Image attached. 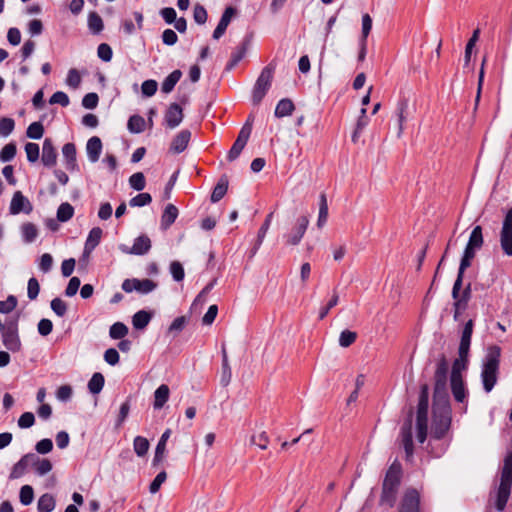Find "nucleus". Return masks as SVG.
<instances>
[{
    "instance_id": "6e6552de",
    "label": "nucleus",
    "mask_w": 512,
    "mask_h": 512,
    "mask_svg": "<svg viewBox=\"0 0 512 512\" xmlns=\"http://www.w3.org/2000/svg\"><path fill=\"white\" fill-rule=\"evenodd\" d=\"M121 287L126 293L136 291L140 294H148L156 289L157 283L151 279L140 280L137 278H132L125 279Z\"/></svg>"
},
{
    "instance_id": "a18cd8bd",
    "label": "nucleus",
    "mask_w": 512,
    "mask_h": 512,
    "mask_svg": "<svg viewBox=\"0 0 512 512\" xmlns=\"http://www.w3.org/2000/svg\"><path fill=\"white\" fill-rule=\"evenodd\" d=\"M127 127L131 133H141L145 129V120L139 115H133L129 118Z\"/></svg>"
},
{
    "instance_id": "7c9ffc66",
    "label": "nucleus",
    "mask_w": 512,
    "mask_h": 512,
    "mask_svg": "<svg viewBox=\"0 0 512 512\" xmlns=\"http://www.w3.org/2000/svg\"><path fill=\"white\" fill-rule=\"evenodd\" d=\"M178 217V209L173 204H168L161 217V227L162 229L169 228Z\"/></svg>"
},
{
    "instance_id": "6e6d98bb",
    "label": "nucleus",
    "mask_w": 512,
    "mask_h": 512,
    "mask_svg": "<svg viewBox=\"0 0 512 512\" xmlns=\"http://www.w3.org/2000/svg\"><path fill=\"white\" fill-rule=\"evenodd\" d=\"M357 338V333L350 330H343L339 336V345L347 348L352 345Z\"/></svg>"
},
{
    "instance_id": "20e7f679",
    "label": "nucleus",
    "mask_w": 512,
    "mask_h": 512,
    "mask_svg": "<svg viewBox=\"0 0 512 512\" xmlns=\"http://www.w3.org/2000/svg\"><path fill=\"white\" fill-rule=\"evenodd\" d=\"M451 424L450 407L448 401L434 402L432 436L441 439Z\"/></svg>"
},
{
    "instance_id": "49530a36",
    "label": "nucleus",
    "mask_w": 512,
    "mask_h": 512,
    "mask_svg": "<svg viewBox=\"0 0 512 512\" xmlns=\"http://www.w3.org/2000/svg\"><path fill=\"white\" fill-rule=\"evenodd\" d=\"M74 208L71 204L65 202L62 203L57 210V219L60 222H66L73 217Z\"/></svg>"
},
{
    "instance_id": "de8ad7c7",
    "label": "nucleus",
    "mask_w": 512,
    "mask_h": 512,
    "mask_svg": "<svg viewBox=\"0 0 512 512\" xmlns=\"http://www.w3.org/2000/svg\"><path fill=\"white\" fill-rule=\"evenodd\" d=\"M128 334L127 326L122 322L114 323L109 330L112 339H122Z\"/></svg>"
},
{
    "instance_id": "69168bd1",
    "label": "nucleus",
    "mask_w": 512,
    "mask_h": 512,
    "mask_svg": "<svg viewBox=\"0 0 512 512\" xmlns=\"http://www.w3.org/2000/svg\"><path fill=\"white\" fill-rule=\"evenodd\" d=\"M51 309L57 316L63 317L67 313V304L61 298H54L51 301Z\"/></svg>"
},
{
    "instance_id": "f3484780",
    "label": "nucleus",
    "mask_w": 512,
    "mask_h": 512,
    "mask_svg": "<svg viewBox=\"0 0 512 512\" xmlns=\"http://www.w3.org/2000/svg\"><path fill=\"white\" fill-rule=\"evenodd\" d=\"M166 125L170 129L178 127L183 120V110L177 103H171L164 117Z\"/></svg>"
},
{
    "instance_id": "c03bdc74",
    "label": "nucleus",
    "mask_w": 512,
    "mask_h": 512,
    "mask_svg": "<svg viewBox=\"0 0 512 512\" xmlns=\"http://www.w3.org/2000/svg\"><path fill=\"white\" fill-rule=\"evenodd\" d=\"M88 27L93 34H99L103 28L102 18L96 12H90L88 15Z\"/></svg>"
},
{
    "instance_id": "79ce46f5",
    "label": "nucleus",
    "mask_w": 512,
    "mask_h": 512,
    "mask_svg": "<svg viewBox=\"0 0 512 512\" xmlns=\"http://www.w3.org/2000/svg\"><path fill=\"white\" fill-rule=\"evenodd\" d=\"M104 376L96 372L92 375L91 379L88 382V389L92 394H98L101 392L104 386Z\"/></svg>"
},
{
    "instance_id": "a878e982",
    "label": "nucleus",
    "mask_w": 512,
    "mask_h": 512,
    "mask_svg": "<svg viewBox=\"0 0 512 512\" xmlns=\"http://www.w3.org/2000/svg\"><path fill=\"white\" fill-rule=\"evenodd\" d=\"M468 357L469 353L462 354L461 351L458 350V357L452 364L450 378H462V372L465 371L468 366Z\"/></svg>"
},
{
    "instance_id": "c9c22d12",
    "label": "nucleus",
    "mask_w": 512,
    "mask_h": 512,
    "mask_svg": "<svg viewBox=\"0 0 512 512\" xmlns=\"http://www.w3.org/2000/svg\"><path fill=\"white\" fill-rule=\"evenodd\" d=\"M228 190V179L226 176H222L216 186L214 187L211 194V202L217 203L220 201Z\"/></svg>"
},
{
    "instance_id": "2f4dec72",
    "label": "nucleus",
    "mask_w": 512,
    "mask_h": 512,
    "mask_svg": "<svg viewBox=\"0 0 512 512\" xmlns=\"http://www.w3.org/2000/svg\"><path fill=\"white\" fill-rule=\"evenodd\" d=\"M21 236L25 243H32L38 237L39 231L35 224L25 222L20 227Z\"/></svg>"
},
{
    "instance_id": "e433bc0d",
    "label": "nucleus",
    "mask_w": 512,
    "mask_h": 512,
    "mask_svg": "<svg viewBox=\"0 0 512 512\" xmlns=\"http://www.w3.org/2000/svg\"><path fill=\"white\" fill-rule=\"evenodd\" d=\"M55 505L54 497L49 493H45L39 498L37 509L38 512H52L55 509Z\"/></svg>"
},
{
    "instance_id": "393cba45",
    "label": "nucleus",
    "mask_w": 512,
    "mask_h": 512,
    "mask_svg": "<svg viewBox=\"0 0 512 512\" xmlns=\"http://www.w3.org/2000/svg\"><path fill=\"white\" fill-rule=\"evenodd\" d=\"M450 387L454 399L459 403L465 402L467 390L463 378H450Z\"/></svg>"
},
{
    "instance_id": "5fc2aeb1",
    "label": "nucleus",
    "mask_w": 512,
    "mask_h": 512,
    "mask_svg": "<svg viewBox=\"0 0 512 512\" xmlns=\"http://www.w3.org/2000/svg\"><path fill=\"white\" fill-rule=\"evenodd\" d=\"M129 184L134 190L142 191L146 185L144 174L142 172L134 173L129 178Z\"/></svg>"
},
{
    "instance_id": "c756f323",
    "label": "nucleus",
    "mask_w": 512,
    "mask_h": 512,
    "mask_svg": "<svg viewBox=\"0 0 512 512\" xmlns=\"http://www.w3.org/2000/svg\"><path fill=\"white\" fill-rule=\"evenodd\" d=\"M170 436H171L170 429H166L163 432V434L161 435V437L158 441V444L156 446V449H155V455H154V459H153L154 465L160 463L163 460L165 450H166V443H167L168 439L170 438Z\"/></svg>"
},
{
    "instance_id": "4c0bfd02",
    "label": "nucleus",
    "mask_w": 512,
    "mask_h": 512,
    "mask_svg": "<svg viewBox=\"0 0 512 512\" xmlns=\"http://www.w3.org/2000/svg\"><path fill=\"white\" fill-rule=\"evenodd\" d=\"M294 110V104L290 99H282L278 102L275 108V116L278 118H282L285 116H289L292 114Z\"/></svg>"
},
{
    "instance_id": "f8f14e48",
    "label": "nucleus",
    "mask_w": 512,
    "mask_h": 512,
    "mask_svg": "<svg viewBox=\"0 0 512 512\" xmlns=\"http://www.w3.org/2000/svg\"><path fill=\"white\" fill-rule=\"evenodd\" d=\"M119 249L125 254L145 255L151 249V240L147 235H140L135 238L132 247L121 244Z\"/></svg>"
},
{
    "instance_id": "0e129e2a",
    "label": "nucleus",
    "mask_w": 512,
    "mask_h": 512,
    "mask_svg": "<svg viewBox=\"0 0 512 512\" xmlns=\"http://www.w3.org/2000/svg\"><path fill=\"white\" fill-rule=\"evenodd\" d=\"M170 273L173 279L180 282L184 279L185 273L182 264L179 261H173L170 264Z\"/></svg>"
},
{
    "instance_id": "aec40b11",
    "label": "nucleus",
    "mask_w": 512,
    "mask_h": 512,
    "mask_svg": "<svg viewBox=\"0 0 512 512\" xmlns=\"http://www.w3.org/2000/svg\"><path fill=\"white\" fill-rule=\"evenodd\" d=\"M191 139V132L187 129L180 131L172 140L170 145V150L175 153L179 154L183 152Z\"/></svg>"
},
{
    "instance_id": "774afa93",
    "label": "nucleus",
    "mask_w": 512,
    "mask_h": 512,
    "mask_svg": "<svg viewBox=\"0 0 512 512\" xmlns=\"http://www.w3.org/2000/svg\"><path fill=\"white\" fill-rule=\"evenodd\" d=\"M157 88H158L157 82L152 79L144 81L141 85L142 94L146 97L153 96L156 93Z\"/></svg>"
},
{
    "instance_id": "bb28decb",
    "label": "nucleus",
    "mask_w": 512,
    "mask_h": 512,
    "mask_svg": "<svg viewBox=\"0 0 512 512\" xmlns=\"http://www.w3.org/2000/svg\"><path fill=\"white\" fill-rule=\"evenodd\" d=\"M102 233L103 231L100 227H94L90 230L85 242V254L89 255L98 246L102 237Z\"/></svg>"
},
{
    "instance_id": "f704fd0d",
    "label": "nucleus",
    "mask_w": 512,
    "mask_h": 512,
    "mask_svg": "<svg viewBox=\"0 0 512 512\" xmlns=\"http://www.w3.org/2000/svg\"><path fill=\"white\" fill-rule=\"evenodd\" d=\"M182 76V72L178 69L171 72L162 82L161 90L163 93L168 94L173 91L175 85L178 83Z\"/></svg>"
},
{
    "instance_id": "5701e85b",
    "label": "nucleus",
    "mask_w": 512,
    "mask_h": 512,
    "mask_svg": "<svg viewBox=\"0 0 512 512\" xmlns=\"http://www.w3.org/2000/svg\"><path fill=\"white\" fill-rule=\"evenodd\" d=\"M86 152L91 163H96L102 152V142L97 136L91 137L86 144Z\"/></svg>"
},
{
    "instance_id": "13d9d810",
    "label": "nucleus",
    "mask_w": 512,
    "mask_h": 512,
    "mask_svg": "<svg viewBox=\"0 0 512 512\" xmlns=\"http://www.w3.org/2000/svg\"><path fill=\"white\" fill-rule=\"evenodd\" d=\"M246 54V46L243 44L242 46L238 47L236 51H234L231 54L230 61L227 64V69H232L235 67L245 56Z\"/></svg>"
},
{
    "instance_id": "473e14b6",
    "label": "nucleus",
    "mask_w": 512,
    "mask_h": 512,
    "mask_svg": "<svg viewBox=\"0 0 512 512\" xmlns=\"http://www.w3.org/2000/svg\"><path fill=\"white\" fill-rule=\"evenodd\" d=\"M31 458L33 457L30 456V453L26 454L16 464H14L10 473V478L17 479L24 475L27 467L31 465Z\"/></svg>"
},
{
    "instance_id": "f03ea898",
    "label": "nucleus",
    "mask_w": 512,
    "mask_h": 512,
    "mask_svg": "<svg viewBox=\"0 0 512 512\" xmlns=\"http://www.w3.org/2000/svg\"><path fill=\"white\" fill-rule=\"evenodd\" d=\"M401 465L394 461L386 472L380 503L392 507L396 500V494L400 485Z\"/></svg>"
},
{
    "instance_id": "dca6fc26",
    "label": "nucleus",
    "mask_w": 512,
    "mask_h": 512,
    "mask_svg": "<svg viewBox=\"0 0 512 512\" xmlns=\"http://www.w3.org/2000/svg\"><path fill=\"white\" fill-rule=\"evenodd\" d=\"M447 375L434 372V402L448 401Z\"/></svg>"
},
{
    "instance_id": "cd10ccee",
    "label": "nucleus",
    "mask_w": 512,
    "mask_h": 512,
    "mask_svg": "<svg viewBox=\"0 0 512 512\" xmlns=\"http://www.w3.org/2000/svg\"><path fill=\"white\" fill-rule=\"evenodd\" d=\"M472 332H473V321L469 320L466 322V324L463 328L461 339H460V344H459V348H458V350H460L462 354L469 353Z\"/></svg>"
},
{
    "instance_id": "3c124183",
    "label": "nucleus",
    "mask_w": 512,
    "mask_h": 512,
    "mask_svg": "<svg viewBox=\"0 0 512 512\" xmlns=\"http://www.w3.org/2000/svg\"><path fill=\"white\" fill-rule=\"evenodd\" d=\"M15 128V121L10 117L0 119V137H8Z\"/></svg>"
},
{
    "instance_id": "8fccbe9b",
    "label": "nucleus",
    "mask_w": 512,
    "mask_h": 512,
    "mask_svg": "<svg viewBox=\"0 0 512 512\" xmlns=\"http://www.w3.org/2000/svg\"><path fill=\"white\" fill-rule=\"evenodd\" d=\"M17 152L16 144L11 142L6 144L0 152V161L5 163L11 161Z\"/></svg>"
},
{
    "instance_id": "ddd939ff",
    "label": "nucleus",
    "mask_w": 512,
    "mask_h": 512,
    "mask_svg": "<svg viewBox=\"0 0 512 512\" xmlns=\"http://www.w3.org/2000/svg\"><path fill=\"white\" fill-rule=\"evenodd\" d=\"M9 210L10 214L12 215H17L21 212L29 214L32 212L33 207L30 201L22 194L21 191H16L13 194Z\"/></svg>"
},
{
    "instance_id": "4be33fe9",
    "label": "nucleus",
    "mask_w": 512,
    "mask_h": 512,
    "mask_svg": "<svg viewBox=\"0 0 512 512\" xmlns=\"http://www.w3.org/2000/svg\"><path fill=\"white\" fill-rule=\"evenodd\" d=\"M396 115L398 118V137H400L403 133V125L411 115L409 111V103L406 98H403L398 102L396 107Z\"/></svg>"
},
{
    "instance_id": "423d86ee",
    "label": "nucleus",
    "mask_w": 512,
    "mask_h": 512,
    "mask_svg": "<svg viewBox=\"0 0 512 512\" xmlns=\"http://www.w3.org/2000/svg\"><path fill=\"white\" fill-rule=\"evenodd\" d=\"M483 245V234L481 226H476L472 230L468 243L464 249L463 256L460 261V274L470 267L472 259L475 257L476 251Z\"/></svg>"
},
{
    "instance_id": "ea45409f",
    "label": "nucleus",
    "mask_w": 512,
    "mask_h": 512,
    "mask_svg": "<svg viewBox=\"0 0 512 512\" xmlns=\"http://www.w3.org/2000/svg\"><path fill=\"white\" fill-rule=\"evenodd\" d=\"M223 359H222V371H221V378L220 383L222 386L226 387L229 385L231 378H232V371L231 367L228 363V357L226 354L225 349L223 348Z\"/></svg>"
},
{
    "instance_id": "a19ab883",
    "label": "nucleus",
    "mask_w": 512,
    "mask_h": 512,
    "mask_svg": "<svg viewBox=\"0 0 512 512\" xmlns=\"http://www.w3.org/2000/svg\"><path fill=\"white\" fill-rule=\"evenodd\" d=\"M328 219V204L325 194L320 195V202H319V215L317 220V226L318 228H322Z\"/></svg>"
},
{
    "instance_id": "603ef678",
    "label": "nucleus",
    "mask_w": 512,
    "mask_h": 512,
    "mask_svg": "<svg viewBox=\"0 0 512 512\" xmlns=\"http://www.w3.org/2000/svg\"><path fill=\"white\" fill-rule=\"evenodd\" d=\"M19 499L24 506L30 505L34 499V490L30 485H24L20 489Z\"/></svg>"
},
{
    "instance_id": "9b49d317",
    "label": "nucleus",
    "mask_w": 512,
    "mask_h": 512,
    "mask_svg": "<svg viewBox=\"0 0 512 512\" xmlns=\"http://www.w3.org/2000/svg\"><path fill=\"white\" fill-rule=\"evenodd\" d=\"M500 243L504 253L512 256V208L507 212L503 221Z\"/></svg>"
},
{
    "instance_id": "72a5a7b5",
    "label": "nucleus",
    "mask_w": 512,
    "mask_h": 512,
    "mask_svg": "<svg viewBox=\"0 0 512 512\" xmlns=\"http://www.w3.org/2000/svg\"><path fill=\"white\" fill-rule=\"evenodd\" d=\"M170 390L166 384L160 385L154 392L155 409H161L169 399Z\"/></svg>"
},
{
    "instance_id": "052dcab7",
    "label": "nucleus",
    "mask_w": 512,
    "mask_h": 512,
    "mask_svg": "<svg viewBox=\"0 0 512 512\" xmlns=\"http://www.w3.org/2000/svg\"><path fill=\"white\" fill-rule=\"evenodd\" d=\"M25 152L27 155V160L29 162H36L39 158V145L36 143L29 142L25 145Z\"/></svg>"
},
{
    "instance_id": "bf43d9fd",
    "label": "nucleus",
    "mask_w": 512,
    "mask_h": 512,
    "mask_svg": "<svg viewBox=\"0 0 512 512\" xmlns=\"http://www.w3.org/2000/svg\"><path fill=\"white\" fill-rule=\"evenodd\" d=\"M17 303V298L14 295H9L5 301H0V313L8 314L12 312Z\"/></svg>"
},
{
    "instance_id": "4468645a",
    "label": "nucleus",
    "mask_w": 512,
    "mask_h": 512,
    "mask_svg": "<svg viewBox=\"0 0 512 512\" xmlns=\"http://www.w3.org/2000/svg\"><path fill=\"white\" fill-rule=\"evenodd\" d=\"M309 224V219L307 216H301L297 219L296 225L291 231V233L285 236L286 242L289 245H297L300 243L302 237L304 236L306 229Z\"/></svg>"
},
{
    "instance_id": "7ed1b4c3",
    "label": "nucleus",
    "mask_w": 512,
    "mask_h": 512,
    "mask_svg": "<svg viewBox=\"0 0 512 512\" xmlns=\"http://www.w3.org/2000/svg\"><path fill=\"white\" fill-rule=\"evenodd\" d=\"M512 484V452L507 453L501 472L500 484L497 491L496 508L502 511L509 499Z\"/></svg>"
},
{
    "instance_id": "e2e57ef3",
    "label": "nucleus",
    "mask_w": 512,
    "mask_h": 512,
    "mask_svg": "<svg viewBox=\"0 0 512 512\" xmlns=\"http://www.w3.org/2000/svg\"><path fill=\"white\" fill-rule=\"evenodd\" d=\"M51 105L59 104L62 107H67L70 103L69 97L65 92L57 91L49 99Z\"/></svg>"
},
{
    "instance_id": "0eeeda50",
    "label": "nucleus",
    "mask_w": 512,
    "mask_h": 512,
    "mask_svg": "<svg viewBox=\"0 0 512 512\" xmlns=\"http://www.w3.org/2000/svg\"><path fill=\"white\" fill-rule=\"evenodd\" d=\"M274 71L275 65L272 63L262 69L253 88L252 100L254 104H259L266 95L271 86Z\"/></svg>"
},
{
    "instance_id": "412c9836",
    "label": "nucleus",
    "mask_w": 512,
    "mask_h": 512,
    "mask_svg": "<svg viewBox=\"0 0 512 512\" xmlns=\"http://www.w3.org/2000/svg\"><path fill=\"white\" fill-rule=\"evenodd\" d=\"M41 160L47 167H52L56 164L57 152L49 138H46L43 142Z\"/></svg>"
},
{
    "instance_id": "4d7b16f0",
    "label": "nucleus",
    "mask_w": 512,
    "mask_h": 512,
    "mask_svg": "<svg viewBox=\"0 0 512 512\" xmlns=\"http://www.w3.org/2000/svg\"><path fill=\"white\" fill-rule=\"evenodd\" d=\"M151 201L152 197L149 193H140L133 197L132 199H130L129 205L131 207H143L150 204Z\"/></svg>"
},
{
    "instance_id": "37998d69",
    "label": "nucleus",
    "mask_w": 512,
    "mask_h": 512,
    "mask_svg": "<svg viewBox=\"0 0 512 512\" xmlns=\"http://www.w3.org/2000/svg\"><path fill=\"white\" fill-rule=\"evenodd\" d=\"M149 441L142 436H136L133 441L134 452L137 456L143 457L147 454L149 450Z\"/></svg>"
},
{
    "instance_id": "680f3d73",
    "label": "nucleus",
    "mask_w": 512,
    "mask_h": 512,
    "mask_svg": "<svg viewBox=\"0 0 512 512\" xmlns=\"http://www.w3.org/2000/svg\"><path fill=\"white\" fill-rule=\"evenodd\" d=\"M66 84L71 88H78L81 84V76L77 69L71 68L68 71L67 78H66Z\"/></svg>"
},
{
    "instance_id": "2eb2a0df",
    "label": "nucleus",
    "mask_w": 512,
    "mask_h": 512,
    "mask_svg": "<svg viewBox=\"0 0 512 512\" xmlns=\"http://www.w3.org/2000/svg\"><path fill=\"white\" fill-rule=\"evenodd\" d=\"M401 443L404 448L406 459L409 461L413 457L414 445L412 440V421L408 419L401 428Z\"/></svg>"
},
{
    "instance_id": "39448f33",
    "label": "nucleus",
    "mask_w": 512,
    "mask_h": 512,
    "mask_svg": "<svg viewBox=\"0 0 512 512\" xmlns=\"http://www.w3.org/2000/svg\"><path fill=\"white\" fill-rule=\"evenodd\" d=\"M429 387L423 384L420 390L416 417L417 439L423 443L427 437Z\"/></svg>"
},
{
    "instance_id": "a211bd4d",
    "label": "nucleus",
    "mask_w": 512,
    "mask_h": 512,
    "mask_svg": "<svg viewBox=\"0 0 512 512\" xmlns=\"http://www.w3.org/2000/svg\"><path fill=\"white\" fill-rule=\"evenodd\" d=\"M420 496L415 489L408 490L402 500L399 512H419Z\"/></svg>"
},
{
    "instance_id": "09e8293b",
    "label": "nucleus",
    "mask_w": 512,
    "mask_h": 512,
    "mask_svg": "<svg viewBox=\"0 0 512 512\" xmlns=\"http://www.w3.org/2000/svg\"><path fill=\"white\" fill-rule=\"evenodd\" d=\"M186 324L187 318L185 316L177 317L170 324L167 332L175 337L185 328Z\"/></svg>"
},
{
    "instance_id": "338daca9",
    "label": "nucleus",
    "mask_w": 512,
    "mask_h": 512,
    "mask_svg": "<svg viewBox=\"0 0 512 512\" xmlns=\"http://www.w3.org/2000/svg\"><path fill=\"white\" fill-rule=\"evenodd\" d=\"M251 444L258 446L260 449L265 450L268 447L269 437L266 432H261L258 435H253L250 440Z\"/></svg>"
},
{
    "instance_id": "1a4fd4ad",
    "label": "nucleus",
    "mask_w": 512,
    "mask_h": 512,
    "mask_svg": "<svg viewBox=\"0 0 512 512\" xmlns=\"http://www.w3.org/2000/svg\"><path fill=\"white\" fill-rule=\"evenodd\" d=\"M464 273L460 274V268L458 269L457 278L454 282L452 288V298L455 300L454 306L458 307H467V303L471 297V284L469 283L462 291L460 295V291L462 288Z\"/></svg>"
},
{
    "instance_id": "b1692460",
    "label": "nucleus",
    "mask_w": 512,
    "mask_h": 512,
    "mask_svg": "<svg viewBox=\"0 0 512 512\" xmlns=\"http://www.w3.org/2000/svg\"><path fill=\"white\" fill-rule=\"evenodd\" d=\"M62 154L65 160V166L68 170H78V164L76 161V147L73 143H66L62 147Z\"/></svg>"
},
{
    "instance_id": "f257e3e1",
    "label": "nucleus",
    "mask_w": 512,
    "mask_h": 512,
    "mask_svg": "<svg viewBox=\"0 0 512 512\" xmlns=\"http://www.w3.org/2000/svg\"><path fill=\"white\" fill-rule=\"evenodd\" d=\"M500 357L501 348L499 346L488 347L481 370V380L486 393L491 392L497 383Z\"/></svg>"
},
{
    "instance_id": "c85d7f7f",
    "label": "nucleus",
    "mask_w": 512,
    "mask_h": 512,
    "mask_svg": "<svg viewBox=\"0 0 512 512\" xmlns=\"http://www.w3.org/2000/svg\"><path fill=\"white\" fill-rule=\"evenodd\" d=\"M31 465L35 468L36 473L39 476H44L52 470V463L48 459H41L33 453H30Z\"/></svg>"
},
{
    "instance_id": "9d476101",
    "label": "nucleus",
    "mask_w": 512,
    "mask_h": 512,
    "mask_svg": "<svg viewBox=\"0 0 512 512\" xmlns=\"http://www.w3.org/2000/svg\"><path fill=\"white\" fill-rule=\"evenodd\" d=\"M4 346L11 352H18L21 349V341L18 335L17 321L7 324V330L2 334Z\"/></svg>"
},
{
    "instance_id": "58836bf2",
    "label": "nucleus",
    "mask_w": 512,
    "mask_h": 512,
    "mask_svg": "<svg viewBox=\"0 0 512 512\" xmlns=\"http://www.w3.org/2000/svg\"><path fill=\"white\" fill-rule=\"evenodd\" d=\"M151 320V314L145 310L136 312L132 318V324L135 329H144Z\"/></svg>"
},
{
    "instance_id": "6ab92c4d",
    "label": "nucleus",
    "mask_w": 512,
    "mask_h": 512,
    "mask_svg": "<svg viewBox=\"0 0 512 512\" xmlns=\"http://www.w3.org/2000/svg\"><path fill=\"white\" fill-rule=\"evenodd\" d=\"M235 13H236V9L231 6L227 7L224 10V12L221 16V19L213 32V38L215 40L220 39L224 35V33H225L232 17L235 15Z\"/></svg>"
},
{
    "instance_id": "864d4df0",
    "label": "nucleus",
    "mask_w": 512,
    "mask_h": 512,
    "mask_svg": "<svg viewBox=\"0 0 512 512\" xmlns=\"http://www.w3.org/2000/svg\"><path fill=\"white\" fill-rule=\"evenodd\" d=\"M44 133V127L40 122L31 123L26 131V135L30 139L38 140L42 138Z\"/></svg>"
}]
</instances>
